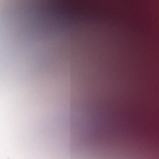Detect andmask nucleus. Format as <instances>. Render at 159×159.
Masks as SVG:
<instances>
[{"label":"nucleus","mask_w":159,"mask_h":159,"mask_svg":"<svg viewBox=\"0 0 159 159\" xmlns=\"http://www.w3.org/2000/svg\"><path fill=\"white\" fill-rule=\"evenodd\" d=\"M69 11V10H67V9H66V10L65 11V12L66 13H68Z\"/></svg>","instance_id":"f257e3e1"}]
</instances>
